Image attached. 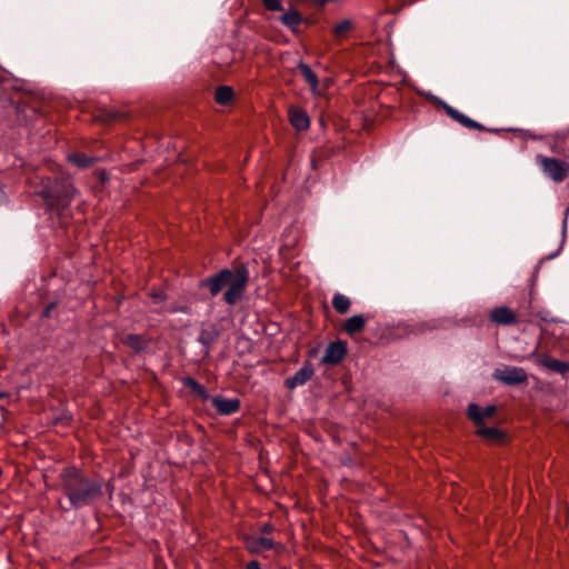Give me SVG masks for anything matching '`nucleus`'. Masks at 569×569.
<instances>
[{"label":"nucleus","instance_id":"nucleus-1","mask_svg":"<svg viewBox=\"0 0 569 569\" xmlns=\"http://www.w3.org/2000/svg\"><path fill=\"white\" fill-rule=\"evenodd\" d=\"M249 280L248 270L244 267L234 270L222 269L218 273L202 279L200 288H207L212 297L219 295L223 289L226 303L236 305L243 296Z\"/></svg>","mask_w":569,"mask_h":569},{"label":"nucleus","instance_id":"nucleus-2","mask_svg":"<svg viewBox=\"0 0 569 569\" xmlns=\"http://www.w3.org/2000/svg\"><path fill=\"white\" fill-rule=\"evenodd\" d=\"M61 488L68 497L72 508H80L91 503L97 497L101 496V486L94 480L83 476L74 468H66L60 475Z\"/></svg>","mask_w":569,"mask_h":569},{"label":"nucleus","instance_id":"nucleus-3","mask_svg":"<svg viewBox=\"0 0 569 569\" xmlns=\"http://www.w3.org/2000/svg\"><path fill=\"white\" fill-rule=\"evenodd\" d=\"M536 162L542 173L556 183H560L569 177V163L565 160L537 154Z\"/></svg>","mask_w":569,"mask_h":569},{"label":"nucleus","instance_id":"nucleus-4","mask_svg":"<svg viewBox=\"0 0 569 569\" xmlns=\"http://www.w3.org/2000/svg\"><path fill=\"white\" fill-rule=\"evenodd\" d=\"M74 194L72 186L66 182H56L52 188L44 189L42 197L50 208L61 209L70 203Z\"/></svg>","mask_w":569,"mask_h":569},{"label":"nucleus","instance_id":"nucleus-5","mask_svg":"<svg viewBox=\"0 0 569 569\" xmlns=\"http://www.w3.org/2000/svg\"><path fill=\"white\" fill-rule=\"evenodd\" d=\"M493 378L508 385L516 386L527 383L528 375L522 368L518 367H505L501 369H496L493 372Z\"/></svg>","mask_w":569,"mask_h":569},{"label":"nucleus","instance_id":"nucleus-6","mask_svg":"<svg viewBox=\"0 0 569 569\" xmlns=\"http://www.w3.org/2000/svg\"><path fill=\"white\" fill-rule=\"evenodd\" d=\"M246 548L250 553L260 555L272 549L280 551L282 549V545L274 542L268 537L250 536L246 539Z\"/></svg>","mask_w":569,"mask_h":569},{"label":"nucleus","instance_id":"nucleus-7","mask_svg":"<svg viewBox=\"0 0 569 569\" xmlns=\"http://www.w3.org/2000/svg\"><path fill=\"white\" fill-rule=\"evenodd\" d=\"M347 353V343L343 341H335L328 345L325 350V355L321 359L323 365H337L339 363Z\"/></svg>","mask_w":569,"mask_h":569},{"label":"nucleus","instance_id":"nucleus-8","mask_svg":"<svg viewBox=\"0 0 569 569\" xmlns=\"http://www.w3.org/2000/svg\"><path fill=\"white\" fill-rule=\"evenodd\" d=\"M313 373L315 370L312 368V365L307 361L292 377L286 379L284 386L288 389H295L310 380Z\"/></svg>","mask_w":569,"mask_h":569},{"label":"nucleus","instance_id":"nucleus-9","mask_svg":"<svg viewBox=\"0 0 569 569\" xmlns=\"http://www.w3.org/2000/svg\"><path fill=\"white\" fill-rule=\"evenodd\" d=\"M443 110L446 111L448 117H450L452 120H455L456 122H458L459 124L467 129H475L479 131L486 130V128L481 123L470 119L469 117H467L466 114H463L462 112L458 111L457 109L452 108L447 103L443 104Z\"/></svg>","mask_w":569,"mask_h":569},{"label":"nucleus","instance_id":"nucleus-10","mask_svg":"<svg viewBox=\"0 0 569 569\" xmlns=\"http://www.w3.org/2000/svg\"><path fill=\"white\" fill-rule=\"evenodd\" d=\"M211 402L217 412L221 416H230L240 408V400L238 398L227 399L222 396H216L211 399Z\"/></svg>","mask_w":569,"mask_h":569},{"label":"nucleus","instance_id":"nucleus-11","mask_svg":"<svg viewBox=\"0 0 569 569\" xmlns=\"http://www.w3.org/2000/svg\"><path fill=\"white\" fill-rule=\"evenodd\" d=\"M490 319L492 322L502 326H509L517 323L516 313L507 307H497L491 310Z\"/></svg>","mask_w":569,"mask_h":569},{"label":"nucleus","instance_id":"nucleus-12","mask_svg":"<svg viewBox=\"0 0 569 569\" xmlns=\"http://www.w3.org/2000/svg\"><path fill=\"white\" fill-rule=\"evenodd\" d=\"M288 113L290 123L295 129L303 131L309 128L310 120L306 111L297 107H290Z\"/></svg>","mask_w":569,"mask_h":569},{"label":"nucleus","instance_id":"nucleus-13","mask_svg":"<svg viewBox=\"0 0 569 569\" xmlns=\"http://www.w3.org/2000/svg\"><path fill=\"white\" fill-rule=\"evenodd\" d=\"M496 408L488 406L481 408L478 405L471 403L468 407V416L476 423V426L483 425V420L493 415Z\"/></svg>","mask_w":569,"mask_h":569},{"label":"nucleus","instance_id":"nucleus-14","mask_svg":"<svg viewBox=\"0 0 569 569\" xmlns=\"http://www.w3.org/2000/svg\"><path fill=\"white\" fill-rule=\"evenodd\" d=\"M366 322L367 320L362 315H356L345 320L342 329L349 336H353L363 331Z\"/></svg>","mask_w":569,"mask_h":569},{"label":"nucleus","instance_id":"nucleus-15","mask_svg":"<svg viewBox=\"0 0 569 569\" xmlns=\"http://www.w3.org/2000/svg\"><path fill=\"white\" fill-rule=\"evenodd\" d=\"M476 433L482 439L498 443L503 440V433L496 427H487L485 425L477 426Z\"/></svg>","mask_w":569,"mask_h":569},{"label":"nucleus","instance_id":"nucleus-16","mask_svg":"<svg viewBox=\"0 0 569 569\" xmlns=\"http://www.w3.org/2000/svg\"><path fill=\"white\" fill-rule=\"evenodd\" d=\"M538 361L541 366L548 368L551 371L559 373L569 372V363L553 359L547 355L539 356Z\"/></svg>","mask_w":569,"mask_h":569},{"label":"nucleus","instance_id":"nucleus-17","mask_svg":"<svg viewBox=\"0 0 569 569\" xmlns=\"http://www.w3.org/2000/svg\"><path fill=\"white\" fill-rule=\"evenodd\" d=\"M298 69L303 77L305 81L309 84L313 93L318 92V77L312 69L306 63H299Z\"/></svg>","mask_w":569,"mask_h":569},{"label":"nucleus","instance_id":"nucleus-18","mask_svg":"<svg viewBox=\"0 0 569 569\" xmlns=\"http://www.w3.org/2000/svg\"><path fill=\"white\" fill-rule=\"evenodd\" d=\"M122 342L134 352L142 351L148 345V341L142 336L134 333L126 336Z\"/></svg>","mask_w":569,"mask_h":569},{"label":"nucleus","instance_id":"nucleus-19","mask_svg":"<svg viewBox=\"0 0 569 569\" xmlns=\"http://www.w3.org/2000/svg\"><path fill=\"white\" fill-rule=\"evenodd\" d=\"M350 305V299L342 293L338 292L332 298V307L340 315L348 312Z\"/></svg>","mask_w":569,"mask_h":569},{"label":"nucleus","instance_id":"nucleus-20","mask_svg":"<svg viewBox=\"0 0 569 569\" xmlns=\"http://www.w3.org/2000/svg\"><path fill=\"white\" fill-rule=\"evenodd\" d=\"M183 386L186 388L190 389L193 393H196L203 400L209 398V395H208L206 388L191 377L184 378Z\"/></svg>","mask_w":569,"mask_h":569},{"label":"nucleus","instance_id":"nucleus-21","mask_svg":"<svg viewBox=\"0 0 569 569\" xmlns=\"http://www.w3.org/2000/svg\"><path fill=\"white\" fill-rule=\"evenodd\" d=\"M280 21L290 29H295L301 22V16L296 9H290L280 17Z\"/></svg>","mask_w":569,"mask_h":569},{"label":"nucleus","instance_id":"nucleus-22","mask_svg":"<svg viewBox=\"0 0 569 569\" xmlns=\"http://www.w3.org/2000/svg\"><path fill=\"white\" fill-rule=\"evenodd\" d=\"M233 97V90L230 87L221 86L217 88L214 99L219 104H227Z\"/></svg>","mask_w":569,"mask_h":569},{"label":"nucleus","instance_id":"nucleus-23","mask_svg":"<svg viewBox=\"0 0 569 569\" xmlns=\"http://www.w3.org/2000/svg\"><path fill=\"white\" fill-rule=\"evenodd\" d=\"M352 28L353 22L350 19H345L333 27L332 32L336 38H345Z\"/></svg>","mask_w":569,"mask_h":569},{"label":"nucleus","instance_id":"nucleus-24","mask_svg":"<svg viewBox=\"0 0 569 569\" xmlns=\"http://www.w3.org/2000/svg\"><path fill=\"white\" fill-rule=\"evenodd\" d=\"M68 160L80 168H87L93 163V158L83 153H72L68 157Z\"/></svg>","mask_w":569,"mask_h":569},{"label":"nucleus","instance_id":"nucleus-25","mask_svg":"<svg viewBox=\"0 0 569 569\" xmlns=\"http://www.w3.org/2000/svg\"><path fill=\"white\" fill-rule=\"evenodd\" d=\"M218 337V330L212 327L211 329H203L200 332L199 341L209 347Z\"/></svg>","mask_w":569,"mask_h":569},{"label":"nucleus","instance_id":"nucleus-26","mask_svg":"<svg viewBox=\"0 0 569 569\" xmlns=\"http://www.w3.org/2000/svg\"><path fill=\"white\" fill-rule=\"evenodd\" d=\"M263 6L271 11H280L282 10V4L280 0H262Z\"/></svg>","mask_w":569,"mask_h":569},{"label":"nucleus","instance_id":"nucleus-27","mask_svg":"<svg viewBox=\"0 0 569 569\" xmlns=\"http://www.w3.org/2000/svg\"><path fill=\"white\" fill-rule=\"evenodd\" d=\"M568 137H569V128L567 130H562V131L556 132L553 134L555 143L563 142Z\"/></svg>","mask_w":569,"mask_h":569},{"label":"nucleus","instance_id":"nucleus-28","mask_svg":"<svg viewBox=\"0 0 569 569\" xmlns=\"http://www.w3.org/2000/svg\"><path fill=\"white\" fill-rule=\"evenodd\" d=\"M246 569H261V567L257 560H252L247 563Z\"/></svg>","mask_w":569,"mask_h":569},{"label":"nucleus","instance_id":"nucleus-29","mask_svg":"<svg viewBox=\"0 0 569 569\" xmlns=\"http://www.w3.org/2000/svg\"><path fill=\"white\" fill-rule=\"evenodd\" d=\"M152 298L156 302H161L166 299L163 292H156L152 295Z\"/></svg>","mask_w":569,"mask_h":569},{"label":"nucleus","instance_id":"nucleus-30","mask_svg":"<svg viewBox=\"0 0 569 569\" xmlns=\"http://www.w3.org/2000/svg\"><path fill=\"white\" fill-rule=\"evenodd\" d=\"M3 397H4V393H2V392L0 391V399H2Z\"/></svg>","mask_w":569,"mask_h":569}]
</instances>
